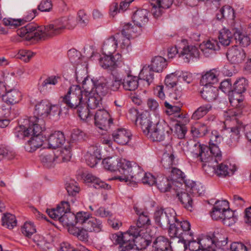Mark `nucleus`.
Here are the masks:
<instances>
[{
	"label": "nucleus",
	"instance_id": "nucleus-1",
	"mask_svg": "<svg viewBox=\"0 0 251 251\" xmlns=\"http://www.w3.org/2000/svg\"><path fill=\"white\" fill-rule=\"evenodd\" d=\"M24 123V135L27 137L32 136L25 144V149L27 151L31 152L36 151L43 144L40 135L45 129V121L36 117H30L25 119Z\"/></svg>",
	"mask_w": 251,
	"mask_h": 251
},
{
	"label": "nucleus",
	"instance_id": "nucleus-2",
	"mask_svg": "<svg viewBox=\"0 0 251 251\" xmlns=\"http://www.w3.org/2000/svg\"><path fill=\"white\" fill-rule=\"evenodd\" d=\"M168 234L172 238H179L177 243L175 245L177 249L176 251H184L186 249V240H189L193 236L190 223L187 221H180L176 216L169 226Z\"/></svg>",
	"mask_w": 251,
	"mask_h": 251
},
{
	"label": "nucleus",
	"instance_id": "nucleus-3",
	"mask_svg": "<svg viewBox=\"0 0 251 251\" xmlns=\"http://www.w3.org/2000/svg\"><path fill=\"white\" fill-rule=\"evenodd\" d=\"M248 86L247 80L245 78L237 79L233 84L232 95L230 96V104L235 107L234 109L227 112L230 117H236L242 113L244 108L243 98L241 94L244 93Z\"/></svg>",
	"mask_w": 251,
	"mask_h": 251
},
{
	"label": "nucleus",
	"instance_id": "nucleus-4",
	"mask_svg": "<svg viewBox=\"0 0 251 251\" xmlns=\"http://www.w3.org/2000/svg\"><path fill=\"white\" fill-rule=\"evenodd\" d=\"M120 164L122 168L120 170L122 176H115V179L121 182H129L133 185L140 182L145 174L141 167L135 163L132 165L130 161L126 159H122Z\"/></svg>",
	"mask_w": 251,
	"mask_h": 251
},
{
	"label": "nucleus",
	"instance_id": "nucleus-5",
	"mask_svg": "<svg viewBox=\"0 0 251 251\" xmlns=\"http://www.w3.org/2000/svg\"><path fill=\"white\" fill-rule=\"evenodd\" d=\"M46 26H36L33 24H28L17 30V34L27 41L45 40L49 38Z\"/></svg>",
	"mask_w": 251,
	"mask_h": 251
},
{
	"label": "nucleus",
	"instance_id": "nucleus-6",
	"mask_svg": "<svg viewBox=\"0 0 251 251\" xmlns=\"http://www.w3.org/2000/svg\"><path fill=\"white\" fill-rule=\"evenodd\" d=\"M84 90L78 85H73L67 93L61 97V101L68 108L75 110L80 104H82L84 100Z\"/></svg>",
	"mask_w": 251,
	"mask_h": 251
},
{
	"label": "nucleus",
	"instance_id": "nucleus-7",
	"mask_svg": "<svg viewBox=\"0 0 251 251\" xmlns=\"http://www.w3.org/2000/svg\"><path fill=\"white\" fill-rule=\"evenodd\" d=\"M77 21L73 16L63 17L47 25L49 38L60 34L65 29H73L76 25Z\"/></svg>",
	"mask_w": 251,
	"mask_h": 251
},
{
	"label": "nucleus",
	"instance_id": "nucleus-8",
	"mask_svg": "<svg viewBox=\"0 0 251 251\" xmlns=\"http://www.w3.org/2000/svg\"><path fill=\"white\" fill-rule=\"evenodd\" d=\"M176 216V212L173 209L158 207L154 213L153 219L158 226L162 229H166L175 221Z\"/></svg>",
	"mask_w": 251,
	"mask_h": 251
},
{
	"label": "nucleus",
	"instance_id": "nucleus-9",
	"mask_svg": "<svg viewBox=\"0 0 251 251\" xmlns=\"http://www.w3.org/2000/svg\"><path fill=\"white\" fill-rule=\"evenodd\" d=\"M76 79L78 82L82 81V88L84 90V100L87 106L92 110L95 109L101 104V97L98 94H95L93 88L90 89L87 86L86 78L78 76V72H75Z\"/></svg>",
	"mask_w": 251,
	"mask_h": 251
},
{
	"label": "nucleus",
	"instance_id": "nucleus-10",
	"mask_svg": "<svg viewBox=\"0 0 251 251\" xmlns=\"http://www.w3.org/2000/svg\"><path fill=\"white\" fill-rule=\"evenodd\" d=\"M172 130L171 128L164 121H158L154 125L147 137L153 142H161L165 140L166 136L172 132Z\"/></svg>",
	"mask_w": 251,
	"mask_h": 251
},
{
	"label": "nucleus",
	"instance_id": "nucleus-11",
	"mask_svg": "<svg viewBox=\"0 0 251 251\" xmlns=\"http://www.w3.org/2000/svg\"><path fill=\"white\" fill-rule=\"evenodd\" d=\"M141 230L136 226H131L126 232L115 235L116 244H121L124 242H130L134 244L137 243L140 239L146 241L145 239L141 237Z\"/></svg>",
	"mask_w": 251,
	"mask_h": 251
},
{
	"label": "nucleus",
	"instance_id": "nucleus-12",
	"mask_svg": "<svg viewBox=\"0 0 251 251\" xmlns=\"http://www.w3.org/2000/svg\"><path fill=\"white\" fill-rule=\"evenodd\" d=\"M203 167L207 174L211 175V174L213 173L219 177L232 175L236 170L235 166L228 165L227 163L225 162L218 164L216 168L212 167L209 165L206 166V164L203 166Z\"/></svg>",
	"mask_w": 251,
	"mask_h": 251
},
{
	"label": "nucleus",
	"instance_id": "nucleus-13",
	"mask_svg": "<svg viewBox=\"0 0 251 251\" xmlns=\"http://www.w3.org/2000/svg\"><path fill=\"white\" fill-rule=\"evenodd\" d=\"M189 150L194 157L198 158L201 162H207L210 158L208 153V147L201 145L199 142L190 141L188 143Z\"/></svg>",
	"mask_w": 251,
	"mask_h": 251
},
{
	"label": "nucleus",
	"instance_id": "nucleus-14",
	"mask_svg": "<svg viewBox=\"0 0 251 251\" xmlns=\"http://www.w3.org/2000/svg\"><path fill=\"white\" fill-rule=\"evenodd\" d=\"M103 56L99 59L100 66L104 69L112 72L117 71L122 61L121 55L117 53L114 55L111 54H103Z\"/></svg>",
	"mask_w": 251,
	"mask_h": 251
},
{
	"label": "nucleus",
	"instance_id": "nucleus-15",
	"mask_svg": "<svg viewBox=\"0 0 251 251\" xmlns=\"http://www.w3.org/2000/svg\"><path fill=\"white\" fill-rule=\"evenodd\" d=\"M95 125L100 129L107 130L113 123L109 113L104 109H99L95 113Z\"/></svg>",
	"mask_w": 251,
	"mask_h": 251
},
{
	"label": "nucleus",
	"instance_id": "nucleus-16",
	"mask_svg": "<svg viewBox=\"0 0 251 251\" xmlns=\"http://www.w3.org/2000/svg\"><path fill=\"white\" fill-rule=\"evenodd\" d=\"M226 57L231 63L240 64L245 61L246 54L243 49L238 48L237 46H234L227 50Z\"/></svg>",
	"mask_w": 251,
	"mask_h": 251
},
{
	"label": "nucleus",
	"instance_id": "nucleus-17",
	"mask_svg": "<svg viewBox=\"0 0 251 251\" xmlns=\"http://www.w3.org/2000/svg\"><path fill=\"white\" fill-rule=\"evenodd\" d=\"M152 6L151 12L155 18L160 17L163 9H167L172 4V0H148Z\"/></svg>",
	"mask_w": 251,
	"mask_h": 251
},
{
	"label": "nucleus",
	"instance_id": "nucleus-18",
	"mask_svg": "<svg viewBox=\"0 0 251 251\" xmlns=\"http://www.w3.org/2000/svg\"><path fill=\"white\" fill-rule=\"evenodd\" d=\"M122 36L119 33H116L106 39L102 47L103 54H111L116 50L118 42H120V38Z\"/></svg>",
	"mask_w": 251,
	"mask_h": 251
},
{
	"label": "nucleus",
	"instance_id": "nucleus-19",
	"mask_svg": "<svg viewBox=\"0 0 251 251\" xmlns=\"http://www.w3.org/2000/svg\"><path fill=\"white\" fill-rule=\"evenodd\" d=\"M86 78L87 86L91 85L90 89L93 88L95 94H98L100 96L102 97L105 96L108 92V88L107 86V81L104 77L100 78L95 82H93L92 80H89L87 76Z\"/></svg>",
	"mask_w": 251,
	"mask_h": 251
},
{
	"label": "nucleus",
	"instance_id": "nucleus-20",
	"mask_svg": "<svg viewBox=\"0 0 251 251\" xmlns=\"http://www.w3.org/2000/svg\"><path fill=\"white\" fill-rule=\"evenodd\" d=\"M112 81L109 84V88L113 91L119 90L121 85L123 86V78L125 77L126 74H124V70L119 68L117 71H113L111 73Z\"/></svg>",
	"mask_w": 251,
	"mask_h": 251
},
{
	"label": "nucleus",
	"instance_id": "nucleus-21",
	"mask_svg": "<svg viewBox=\"0 0 251 251\" xmlns=\"http://www.w3.org/2000/svg\"><path fill=\"white\" fill-rule=\"evenodd\" d=\"M70 211V205L68 201H62L56 208L47 210L48 215L52 219L58 220Z\"/></svg>",
	"mask_w": 251,
	"mask_h": 251
},
{
	"label": "nucleus",
	"instance_id": "nucleus-22",
	"mask_svg": "<svg viewBox=\"0 0 251 251\" xmlns=\"http://www.w3.org/2000/svg\"><path fill=\"white\" fill-rule=\"evenodd\" d=\"M112 135L115 142L121 145H125L129 142L132 134L128 130L124 128H119L114 131Z\"/></svg>",
	"mask_w": 251,
	"mask_h": 251
},
{
	"label": "nucleus",
	"instance_id": "nucleus-23",
	"mask_svg": "<svg viewBox=\"0 0 251 251\" xmlns=\"http://www.w3.org/2000/svg\"><path fill=\"white\" fill-rule=\"evenodd\" d=\"M200 51L197 47L193 45H188L184 47L182 50L179 54V57H181L185 62L188 63L194 58H198Z\"/></svg>",
	"mask_w": 251,
	"mask_h": 251
},
{
	"label": "nucleus",
	"instance_id": "nucleus-24",
	"mask_svg": "<svg viewBox=\"0 0 251 251\" xmlns=\"http://www.w3.org/2000/svg\"><path fill=\"white\" fill-rule=\"evenodd\" d=\"M220 46L216 40H209L200 45V49L205 57H209L216 50H220Z\"/></svg>",
	"mask_w": 251,
	"mask_h": 251
},
{
	"label": "nucleus",
	"instance_id": "nucleus-25",
	"mask_svg": "<svg viewBox=\"0 0 251 251\" xmlns=\"http://www.w3.org/2000/svg\"><path fill=\"white\" fill-rule=\"evenodd\" d=\"M129 71H125V77L123 78V88L126 91H132L138 87V78L130 74Z\"/></svg>",
	"mask_w": 251,
	"mask_h": 251
},
{
	"label": "nucleus",
	"instance_id": "nucleus-26",
	"mask_svg": "<svg viewBox=\"0 0 251 251\" xmlns=\"http://www.w3.org/2000/svg\"><path fill=\"white\" fill-rule=\"evenodd\" d=\"M50 102L46 100H42L38 102L35 106L34 114L37 118L42 119L47 117L50 115Z\"/></svg>",
	"mask_w": 251,
	"mask_h": 251
},
{
	"label": "nucleus",
	"instance_id": "nucleus-27",
	"mask_svg": "<svg viewBox=\"0 0 251 251\" xmlns=\"http://www.w3.org/2000/svg\"><path fill=\"white\" fill-rule=\"evenodd\" d=\"M217 20L233 21L235 16L233 8L229 5H224L217 10L216 14Z\"/></svg>",
	"mask_w": 251,
	"mask_h": 251
},
{
	"label": "nucleus",
	"instance_id": "nucleus-28",
	"mask_svg": "<svg viewBox=\"0 0 251 251\" xmlns=\"http://www.w3.org/2000/svg\"><path fill=\"white\" fill-rule=\"evenodd\" d=\"M48 141L49 148L56 149L60 147L64 143L65 139L63 132L56 131L50 135Z\"/></svg>",
	"mask_w": 251,
	"mask_h": 251
},
{
	"label": "nucleus",
	"instance_id": "nucleus-29",
	"mask_svg": "<svg viewBox=\"0 0 251 251\" xmlns=\"http://www.w3.org/2000/svg\"><path fill=\"white\" fill-rule=\"evenodd\" d=\"M241 127L237 126L226 128V130L229 133V136L226 140V144L231 148L236 147L240 138Z\"/></svg>",
	"mask_w": 251,
	"mask_h": 251
},
{
	"label": "nucleus",
	"instance_id": "nucleus-30",
	"mask_svg": "<svg viewBox=\"0 0 251 251\" xmlns=\"http://www.w3.org/2000/svg\"><path fill=\"white\" fill-rule=\"evenodd\" d=\"M61 80V78L59 75L49 76L39 85V90L41 93H46L51 89L52 85H56Z\"/></svg>",
	"mask_w": 251,
	"mask_h": 251
},
{
	"label": "nucleus",
	"instance_id": "nucleus-31",
	"mask_svg": "<svg viewBox=\"0 0 251 251\" xmlns=\"http://www.w3.org/2000/svg\"><path fill=\"white\" fill-rule=\"evenodd\" d=\"M218 71L216 69H212L202 75L200 80V83L202 86H212L218 81Z\"/></svg>",
	"mask_w": 251,
	"mask_h": 251
},
{
	"label": "nucleus",
	"instance_id": "nucleus-32",
	"mask_svg": "<svg viewBox=\"0 0 251 251\" xmlns=\"http://www.w3.org/2000/svg\"><path fill=\"white\" fill-rule=\"evenodd\" d=\"M138 122L143 133L147 136L152 129V122L151 121L149 115L142 113L138 116Z\"/></svg>",
	"mask_w": 251,
	"mask_h": 251
},
{
	"label": "nucleus",
	"instance_id": "nucleus-33",
	"mask_svg": "<svg viewBox=\"0 0 251 251\" xmlns=\"http://www.w3.org/2000/svg\"><path fill=\"white\" fill-rule=\"evenodd\" d=\"M122 159H118L112 157H107L102 160V164L105 169L111 172L118 171L122 175V172L120 171L122 168L120 166Z\"/></svg>",
	"mask_w": 251,
	"mask_h": 251
},
{
	"label": "nucleus",
	"instance_id": "nucleus-34",
	"mask_svg": "<svg viewBox=\"0 0 251 251\" xmlns=\"http://www.w3.org/2000/svg\"><path fill=\"white\" fill-rule=\"evenodd\" d=\"M148 11L146 9H138L132 16V21L135 25L141 27L148 22Z\"/></svg>",
	"mask_w": 251,
	"mask_h": 251
},
{
	"label": "nucleus",
	"instance_id": "nucleus-35",
	"mask_svg": "<svg viewBox=\"0 0 251 251\" xmlns=\"http://www.w3.org/2000/svg\"><path fill=\"white\" fill-rule=\"evenodd\" d=\"M173 181L167 177L163 176H158L156 180V185L158 190L162 193L169 191L172 187Z\"/></svg>",
	"mask_w": 251,
	"mask_h": 251
},
{
	"label": "nucleus",
	"instance_id": "nucleus-36",
	"mask_svg": "<svg viewBox=\"0 0 251 251\" xmlns=\"http://www.w3.org/2000/svg\"><path fill=\"white\" fill-rule=\"evenodd\" d=\"M202 98L208 101L216 100L218 96V90L213 86H203L201 91Z\"/></svg>",
	"mask_w": 251,
	"mask_h": 251
},
{
	"label": "nucleus",
	"instance_id": "nucleus-37",
	"mask_svg": "<svg viewBox=\"0 0 251 251\" xmlns=\"http://www.w3.org/2000/svg\"><path fill=\"white\" fill-rule=\"evenodd\" d=\"M154 71L149 65H146L140 71L139 78L146 81L148 85H150L154 81Z\"/></svg>",
	"mask_w": 251,
	"mask_h": 251
},
{
	"label": "nucleus",
	"instance_id": "nucleus-38",
	"mask_svg": "<svg viewBox=\"0 0 251 251\" xmlns=\"http://www.w3.org/2000/svg\"><path fill=\"white\" fill-rule=\"evenodd\" d=\"M84 180L86 182L91 183L93 187L97 189L101 188L109 189L110 188V185L91 174H87L85 176Z\"/></svg>",
	"mask_w": 251,
	"mask_h": 251
},
{
	"label": "nucleus",
	"instance_id": "nucleus-39",
	"mask_svg": "<svg viewBox=\"0 0 251 251\" xmlns=\"http://www.w3.org/2000/svg\"><path fill=\"white\" fill-rule=\"evenodd\" d=\"M153 247L156 251H169L170 248H171V243L167 238L160 236L153 242Z\"/></svg>",
	"mask_w": 251,
	"mask_h": 251
},
{
	"label": "nucleus",
	"instance_id": "nucleus-40",
	"mask_svg": "<svg viewBox=\"0 0 251 251\" xmlns=\"http://www.w3.org/2000/svg\"><path fill=\"white\" fill-rule=\"evenodd\" d=\"M102 226L101 220L91 216L86 223L85 228L90 232H100L102 231Z\"/></svg>",
	"mask_w": 251,
	"mask_h": 251
},
{
	"label": "nucleus",
	"instance_id": "nucleus-41",
	"mask_svg": "<svg viewBox=\"0 0 251 251\" xmlns=\"http://www.w3.org/2000/svg\"><path fill=\"white\" fill-rule=\"evenodd\" d=\"M21 93L18 90L13 89L7 92L2 97V100L6 103L14 104L18 103L21 100Z\"/></svg>",
	"mask_w": 251,
	"mask_h": 251
},
{
	"label": "nucleus",
	"instance_id": "nucleus-42",
	"mask_svg": "<svg viewBox=\"0 0 251 251\" xmlns=\"http://www.w3.org/2000/svg\"><path fill=\"white\" fill-rule=\"evenodd\" d=\"M155 72L160 73L166 68V60L162 56H155L152 60L151 65H149Z\"/></svg>",
	"mask_w": 251,
	"mask_h": 251
},
{
	"label": "nucleus",
	"instance_id": "nucleus-43",
	"mask_svg": "<svg viewBox=\"0 0 251 251\" xmlns=\"http://www.w3.org/2000/svg\"><path fill=\"white\" fill-rule=\"evenodd\" d=\"M234 32L232 33L229 29L223 28L220 32L218 39L220 43L223 46H228L230 44L233 37Z\"/></svg>",
	"mask_w": 251,
	"mask_h": 251
},
{
	"label": "nucleus",
	"instance_id": "nucleus-44",
	"mask_svg": "<svg viewBox=\"0 0 251 251\" xmlns=\"http://www.w3.org/2000/svg\"><path fill=\"white\" fill-rule=\"evenodd\" d=\"M83 104H80L77 108V114L79 117L83 121H88L93 116V113L91 111V109L89 106H87L85 101L83 102Z\"/></svg>",
	"mask_w": 251,
	"mask_h": 251
},
{
	"label": "nucleus",
	"instance_id": "nucleus-45",
	"mask_svg": "<svg viewBox=\"0 0 251 251\" xmlns=\"http://www.w3.org/2000/svg\"><path fill=\"white\" fill-rule=\"evenodd\" d=\"M176 196L185 208L192 211L193 201L188 193L177 191Z\"/></svg>",
	"mask_w": 251,
	"mask_h": 251
},
{
	"label": "nucleus",
	"instance_id": "nucleus-46",
	"mask_svg": "<svg viewBox=\"0 0 251 251\" xmlns=\"http://www.w3.org/2000/svg\"><path fill=\"white\" fill-rule=\"evenodd\" d=\"M212 106L209 103L202 105L198 108L193 113L191 119L198 120L206 115L211 109Z\"/></svg>",
	"mask_w": 251,
	"mask_h": 251
},
{
	"label": "nucleus",
	"instance_id": "nucleus-47",
	"mask_svg": "<svg viewBox=\"0 0 251 251\" xmlns=\"http://www.w3.org/2000/svg\"><path fill=\"white\" fill-rule=\"evenodd\" d=\"M165 106L167 108L166 113L172 116L173 117H175L178 119L184 118V115L180 113L181 108L179 106L172 105L169 104L167 102H165Z\"/></svg>",
	"mask_w": 251,
	"mask_h": 251
},
{
	"label": "nucleus",
	"instance_id": "nucleus-48",
	"mask_svg": "<svg viewBox=\"0 0 251 251\" xmlns=\"http://www.w3.org/2000/svg\"><path fill=\"white\" fill-rule=\"evenodd\" d=\"M208 131V127L204 124L199 123L191 128V133L194 137H202L206 135Z\"/></svg>",
	"mask_w": 251,
	"mask_h": 251
},
{
	"label": "nucleus",
	"instance_id": "nucleus-49",
	"mask_svg": "<svg viewBox=\"0 0 251 251\" xmlns=\"http://www.w3.org/2000/svg\"><path fill=\"white\" fill-rule=\"evenodd\" d=\"M39 157L45 167L50 168L54 166L55 157L54 154L48 152H44L40 154Z\"/></svg>",
	"mask_w": 251,
	"mask_h": 251
},
{
	"label": "nucleus",
	"instance_id": "nucleus-50",
	"mask_svg": "<svg viewBox=\"0 0 251 251\" xmlns=\"http://www.w3.org/2000/svg\"><path fill=\"white\" fill-rule=\"evenodd\" d=\"M208 149V155L210 156L209 161L212 160L213 157H215V161L216 162L221 160L222 152L219 148L218 144H209Z\"/></svg>",
	"mask_w": 251,
	"mask_h": 251
},
{
	"label": "nucleus",
	"instance_id": "nucleus-51",
	"mask_svg": "<svg viewBox=\"0 0 251 251\" xmlns=\"http://www.w3.org/2000/svg\"><path fill=\"white\" fill-rule=\"evenodd\" d=\"M161 162L164 169H171L174 167L173 165H175L174 155L171 152L164 153Z\"/></svg>",
	"mask_w": 251,
	"mask_h": 251
},
{
	"label": "nucleus",
	"instance_id": "nucleus-52",
	"mask_svg": "<svg viewBox=\"0 0 251 251\" xmlns=\"http://www.w3.org/2000/svg\"><path fill=\"white\" fill-rule=\"evenodd\" d=\"M234 37L236 43L239 44L243 47H247L250 44V37L242 33L240 30L234 32Z\"/></svg>",
	"mask_w": 251,
	"mask_h": 251
},
{
	"label": "nucleus",
	"instance_id": "nucleus-53",
	"mask_svg": "<svg viewBox=\"0 0 251 251\" xmlns=\"http://www.w3.org/2000/svg\"><path fill=\"white\" fill-rule=\"evenodd\" d=\"M1 220L2 226L9 229H12L17 225L15 216L10 213L4 214Z\"/></svg>",
	"mask_w": 251,
	"mask_h": 251
},
{
	"label": "nucleus",
	"instance_id": "nucleus-54",
	"mask_svg": "<svg viewBox=\"0 0 251 251\" xmlns=\"http://www.w3.org/2000/svg\"><path fill=\"white\" fill-rule=\"evenodd\" d=\"M224 215L225 216H223L222 221L223 224L226 226H232L237 220L236 217L234 216L233 212L230 210L229 207L224 212Z\"/></svg>",
	"mask_w": 251,
	"mask_h": 251
},
{
	"label": "nucleus",
	"instance_id": "nucleus-55",
	"mask_svg": "<svg viewBox=\"0 0 251 251\" xmlns=\"http://www.w3.org/2000/svg\"><path fill=\"white\" fill-rule=\"evenodd\" d=\"M76 215L70 212L65 214L60 218L58 219L60 222L67 226H75L76 224Z\"/></svg>",
	"mask_w": 251,
	"mask_h": 251
},
{
	"label": "nucleus",
	"instance_id": "nucleus-56",
	"mask_svg": "<svg viewBox=\"0 0 251 251\" xmlns=\"http://www.w3.org/2000/svg\"><path fill=\"white\" fill-rule=\"evenodd\" d=\"M151 225V220L149 218L148 214L146 212H142L138 217L136 226V228H139L141 231V227H145Z\"/></svg>",
	"mask_w": 251,
	"mask_h": 251
},
{
	"label": "nucleus",
	"instance_id": "nucleus-57",
	"mask_svg": "<svg viewBox=\"0 0 251 251\" xmlns=\"http://www.w3.org/2000/svg\"><path fill=\"white\" fill-rule=\"evenodd\" d=\"M22 232L25 236L30 238L36 232V229L33 224L30 222H25L22 227Z\"/></svg>",
	"mask_w": 251,
	"mask_h": 251
},
{
	"label": "nucleus",
	"instance_id": "nucleus-58",
	"mask_svg": "<svg viewBox=\"0 0 251 251\" xmlns=\"http://www.w3.org/2000/svg\"><path fill=\"white\" fill-rule=\"evenodd\" d=\"M214 243L217 246H225L226 245L227 242V237L220 233L219 231H215L212 235Z\"/></svg>",
	"mask_w": 251,
	"mask_h": 251
},
{
	"label": "nucleus",
	"instance_id": "nucleus-59",
	"mask_svg": "<svg viewBox=\"0 0 251 251\" xmlns=\"http://www.w3.org/2000/svg\"><path fill=\"white\" fill-rule=\"evenodd\" d=\"M171 176L172 181L178 180L180 183H181V181L184 180L185 178L184 173L180 169L174 167L171 169Z\"/></svg>",
	"mask_w": 251,
	"mask_h": 251
},
{
	"label": "nucleus",
	"instance_id": "nucleus-60",
	"mask_svg": "<svg viewBox=\"0 0 251 251\" xmlns=\"http://www.w3.org/2000/svg\"><path fill=\"white\" fill-rule=\"evenodd\" d=\"M201 248H216V244L214 243L213 236H205L199 239Z\"/></svg>",
	"mask_w": 251,
	"mask_h": 251
},
{
	"label": "nucleus",
	"instance_id": "nucleus-61",
	"mask_svg": "<svg viewBox=\"0 0 251 251\" xmlns=\"http://www.w3.org/2000/svg\"><path fill=\"white\" fill-rule=\"evenodd\" d=\"M66 189L70 196H74L78 193L80 188L78 183L75 181H71L66 184Z\"/></svg>",
	"mask_w": 251,
	"mask_h": 251
},
{
	"label": "nucleus",
	"instance_id": "nucleus-62",
	"mask_svg": "<svg viewBox=\"0 0 251 251\" xmlns=\"http://www.w3.org/2000/svg\"><path fill=\"white\" fill-rule=\"evenodd\" d=\"M91 214L85 212H78L76 214V224L79 223L83 225L85 228L86 223L88 222Z\"/></svg>",
	"mask_w": 251,
	"mask_h": 251
},
{
	"label": "nucleus",
	"instance_id": "nucleus-63",
	"mask_svg": "<svg viewBox=\"0 0 251 251\" xmlns=\"http://www.w3.org/2000/svg\"><path fill=\"white\" fill-rule=\"evenodd\" d=\"M33 55L34 53L30 50H20L16 55V57L25 62H28L33 56Z\"/></svg>",
	"mask_w": 251,
	"mask_h": 251
},
{
	"label": "nucleus",
	"instance_id": "nucleus-64",
	"mask_svg": "<svg viewBox=\"0 0 251 251\" xmlns=\"http://www.w3.org/2000/svg\"><path fill=\"white\" fill-rule=\"evenodd\" d=\"M175 129L178 137L179 139L183 138L187 132V128L180 120H176V123L175 124Z\"/></svg>",
	"mask_w": 251,
	"mask_h": 251
}]
</instances>
